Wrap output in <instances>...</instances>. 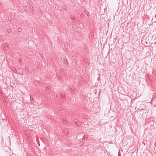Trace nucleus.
I'll return each instance as SVG.
<instances>
[{"mask_svg":"<svg viewBox=\"0 0 156 156\" xmlns=\"http://www.w3.org/2000/svg\"><path fill=\"white\" fill-rule=\"evenodd\" d=\"M25 70L27 71V72H28L29 71V69L27 67H25Z\"/></svg>","mask_w":156,"mask_h":156,"instance_id":"f03ea898","label":"nucleus"},{"mask_svg":"<svg viewBox=\"0 0 156 156\" xmlns=\"http://www.w3.org/2000/svg\"><path fill=\"white\" fill-rule=\"evenodd\" d=\"M63 132H64V133L65 135H67L68 133V130L67 129H66L65 130H64Z\"/></svg>","mask_w":156,"mask_h":156,"instance_id":"f257e3e1","label":"nucleus"},{"mask_svg":"<svg viewBox=\"0 0 156 156\" xmlns=\"http://www.w3.org/2000/svg\"><path fill=\"white\" fill-rule=\"evenodd\" d=\"M81 16H82V14H81Z\"/></svg>","mask_w":156,"mask_h":156,"instance_id":"0eeeda50","label":"nucleus"},{"mask_svg":"<svg viewBox=\"0 0 156 156\" xmlns=\"http://www.w3.org/2000/svg\"><path fill=\"white\" fill-rule=\"evenodd\" d=\"M22 62V61L20 60L19 61V64H20V63H21Z\"/></svg>","mask_w":156,"mask_h":156,"instance_id":"20e7f679","label":"nucleus"},{"mask_svg":"<svg viewBox=\"0 0 156 156\" xmlns=\"http://www.w3.org/2000/svg\"><path fill=\"white\" fill-rule=\"evenodd\" d=\"M62 98V95L61 96V98Z\"/></svg>","mask_w":156,"mask_h":156,"instance_id":"423d86ee","label":"nucleus"},{"mask_svg":"<svg viewBox=\"0 0 156 156\" xmlns=\"http://www.w3.org/2000/svg\"><path fill=\"white\" fill-rule=\"evenodd\" d=\"M18 31L19 32H21L22 31V29L21 28H18Z\"/></svg>","mask_w":156,"mask_h":156,"instance_id":"7ed1b4c3","label":"nucleus"},{"mask_svg":"<svg viewBox=\"0 0 156 156\" xmlns=\"http://www.w3.org/2000/svg\"><path fill=\"white\" fill-rule=\"evenodd\" d=\"M64 123L65 124H66V123H67V121H66V120H65L64 122Z\"/></svg>","mask_w":156,"mask_h":156,"instance_id":"39448f33","label":"nucleus"}]
</instances>
